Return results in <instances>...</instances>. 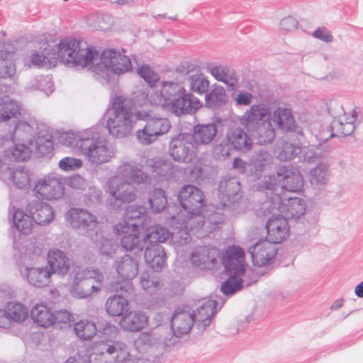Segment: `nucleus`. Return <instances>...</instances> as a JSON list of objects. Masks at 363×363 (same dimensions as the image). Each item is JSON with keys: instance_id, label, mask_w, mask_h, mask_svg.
Instances as JSON below:
<instances>
[{"instance_id": "56", "label": "nucleus", "mask_w": 363, "mask_h": 363, "mask_svg": "<svg viewBox=\"0 0 363 363\" xmlns=\"http://www.w3.org/2000/svg\"><path fill=\"white\" fill-rule=\"evenodd\" d=\"M145 213V209L143 207H134L130 206L128 208L127 211L125 213V218L127 219H134L140 218V215Z\"/></svg>"}, {"instance_id": "20", "label": "nucleus", "mask_w": 363, "mask_h": 363, "mask_svg": "<svg viewBox=\"0 0 363 363\" xmlns=\"http://www.w3.org/2000/svg\"><path fill=\"white\" fill-rule=\"evenodd\" d=\"M194 321L191 313L184 310L178 311L172 318V328L176 335L186 334L191 330Z\"/></svg>"}, {"instance_id": "50", "label": "nucleus", "mask_w": 363, "mask_h": 363, "mask_svg": "<svg viewBox=\"0 0 363 363\" xmlns=\"http://www.w3.org/2000/svg\"><path fill=\"white\" fill-rule=\"evenodd\" d=\"M246 115L247 121L262 120L269 115V110L259 106H252Z\"/></svg>"}, {"instance_id": "30", "label": "nucleus", "mask_w": 363, "mask_h": 363, "mask_svg": "<svg viewBox=\"0 0 363 363\" xmlns=\"http://www.w3.org/2000/svg\"><path fill=\"white\" fill-rule=\"evenodd\" d=\"M228 144L239 150H250L252 147V141L240 128L230 130L227 135Z\"/></svg>"}, {"instance_id": "8", "label": "nucleus", "mask_w": 363, "mask_h": 363, "mask_svg": "<svg viewBox=\"0 0 363 363\" xmlns=\"http://www.w3.org/2000/svg\"><path fill=\"white\" fill-rule=\"evenodd\" d=\"M101 63L108 71L116 74L125 73L132 67L129 57L114 49H107L103 52Z\"/></svg>"}, {"instance_id": "44", "label": "nucleus", "mask_w": 363, "mask_h": 363, "mask_svg": "<svg viewBox=\"0 0 363 363\" xmlns=\"http://www.w3.org/2000/svg\"><path fill=\"white\" fill-rule=\"evenodd\" d=\"M210 72L218 81L223 82L228 86H234L235 79L230 76L229 70L227 67L216 66L211 68Z\"/></svg>"}, {"instance_id": "45", "label": "nucleus", "mask_w": 363, "mask_h": 363, "mask_svg": "<svg viewBox=\"0 0 363 363\" xmlns=\"http://www.w3.org/2000/svg\"><path fill=\"white\" fill-rule=\"evenodd\" d=\"M11 180L16 187L26 189L30 186V177L28 171L16 169L12 173Z\"/></svg>"}, {"instance_id": "63", "label": "nucleus", "mask_w": 363, "mask_h": 363, "mask_svg": "<svg viewBox=\"0 0 363 363\" xmlns=\"http://www.w3.org/2000/svg\"><path fill=\"white\" fill-rule=\"evenodd\" d=\"M233 167L235 168L243 169L245 167V162L239 158H235L233 162Z\"/></svg>"}, {"instance_id": "15", "label": "nucleus", "mask_w": 363, "mask_h": 363, "mask_svg": "<svg viewBox=\"0 0 363 363\" xmlns=\"http://www.w3.org/2000/svg\"><path fill=\"white\" fill-rule=\"evenodd\" d=\"M103 352L111 357V363H125L133 360L132 355L125 343L107 340L101 342Z\"/></svg>"}, {"instance_id": "31", "label": "nucleus", "mask_w": 363, "mask_h": 363, "mask_svg": "<svg viewBox=\"0 0 363 363\" xmlns=\"http://www.w3.org/2000/svg\"><path fill=\"white\" fill-rule=\"evenodd\" d=\"M170 153L173 159L178 162H189L195 157V152L185 147L183 141L179 138L172 141Z\"/></svg>"}, {"instance_id": "58", "label": "nucleus", "mask_w": 363, "mask_h": 363, "mask_svg": "<svg viewBox=\"0 0 363 363\" xmlns=\"http://www.w3.org/2000/svg\"><path fill=\"white\" fill-rule=\"evenodd\" d=\"M131 230V225H129L126 221L120 223L115 225L113 230L116 235H121L123 233H128Z\"/></svg>"}, {"instance_id": "23", "label": "nucleus", "mask_w": 363, "mask_h": 363, "mask_svg": "<svg viewBox=\"0 0 363 363\" xmlns=\"http://www.w3.org/2000/svg\"><path fill=\"white\" fill-rule=\"evenodd\" d=\"M4 316L9 321V328L12 322L20 323L25 321L28 316L27 308L21 303L9 302L4 310Z\"/></svg>"}, {"instance_id": "55", "label": "nucleus", "mask_w": 363, "mask_h": 363, "mask_svg": "<svg viewBox=\"0 0 363 363\" xmlns=\"http://www.w3.org/2000/svg\"><path fill=\"white\" fill-rule=\"evenodd\" d=\"M64 363H91V361L86 354L76 353L67 358Z\"/></svg>"}, {"instance_id": "54", "label": "nucleus", "mask_w": 363, "mask_h": 363, "mask_svg": "<svg viewBox=\"0 0 363 363\" xmlns=\"http://www.w3.org/2000/svg\"><path fill=\"white\" fill-rule=\"evenodd\" d=\"M313 35L326 43L331 42L333 39L331 33L325 28H318L313 32Z\"/></svg>"}, {"instance_id": "12", "label": "nucleus", "mask_w": 363, "mask_h": 363, "mask_svg": "<svg viewBox=\"0 0 363 363\" xmlns=\"http://www.w3.org/2000/svg\"><path fill=\"white\" fill-rule=\"evenodd\" d=\"M142 169L138 167H132L130 169H125V175L128 179L136 184H140L144 182L147 179V174L143 172L147 170L152 172H156L158 174H162L169 165L162 160H158L154 162H147V164L141 165Z\"/></svg>"}, {"instance_id": "7", "label": "nucleus", "mask_w": 363, "mask_h": 363, "mask_svg": "<svg viewBox=\"0 0 363 363\" xmlns=\"http://www.w3.org/2000/svg\"><path fill=\"white\" fill-rule=\"evenodd\" d=\"M92 140L86 138L79 140L77 146L81 150L90 161L96 164H101L108 162L113 157L112 149L101 142L91 145Z\"/></svg>"}, {"instance_id": "16", "label": "nucleus", "mask_w": 363, "mask_h": 363, "mask_svg": "<svg viewBox=\"0 0 363 363\" xmlns=\"http://www.w3.org/2000/svg\"><path fill=\"white\" fill-rule=\"evenodd\" d=\"M148 323V317L144 312L133 311L121 318L119 321V325L124 330L138 332L146 328Z\"/></svg>"}, {"instance_id": "57", "label": "nucleus", "mask_w": 363, "mask_h": 363, "mask_svg": "<svg viewBox=\"0 0 363 363\" xmlns=\"http://www.w3.org/2000/svg\"><path fill=\"white\" fill-rule=\"evenodd\" d=\"M208 97L215 100L216 101H223L225 98V92L222 87H215L212 91L208 95Z\"/></svg>"}, {"instance_id": "41", "label": "nucleus", "mask_w": 363, "mask_h": 363, "mask_svg": "<svg viewBox=\"0 0 363 363\" xmlns=\"http://www.w3.org/2000/svg\"><path fill=\"white\" fill-rule=\"evenodd\" d=\"M215 308V301L211 300L206 301L198 309L197 313L193 315L194 320H197L204 325H208L214 315Z\"/></svg>"}, {"instance_id": "38", "label": "nucleus", "mask_w": 363, "mask_h": 363, "mask_svg": "<svg viewBox=\"0 0 363 363\" xmlns=\"http://www.w3.org/2000/svg\"><path fill=\"white\" fill-rule=\"evenodd\" d=\"M148 203L155 213L162 211L167 203L165 192L160 189H155L148 194Z\"/></svg>"}, {"instance_id": "21", "label": "nucleus", "mask_w": 363, "mask_h": 363, "mask_svg": "<svg viewBox=\"0 0 363 363\" xmlns=\"http://www.w3.org/2000/svg\"><path fill=\"white\" fill-rule=\"evenodd\" d=\"M21 106L16 101L8 96L0 97V123L21 116Z\"/></svg>"}, {"instance_id": "47", "label": "nucleus", "mask_w": 363, "mask_h": 363, "mask_svg": "<svg viewBox=\"0 0 363 363\" xmlns=\"http://www.w3.org/2000/svg\"><path fill=\"white\" fill-rule=\"evenodd\" d=\"M30 150L28 147L24 145H18L11 149L9 157L14 160L24 161L30 157Z\"/></svg>"}, {"instance_id": "32", "label": "nucleus", "mask_w": 363, "mask_h": 363, "mask_svg": "<svg viewBox=\"0 0 363 363\" xmlns=\"http://www.w3.org/2000/svg\"><path fill=\"white\" fill-rule=\"evenodd\" d=\"M74 334L82 340H89L97 333L96 324L89 320L83 319L77 321L73 327Z\"/></svg>"}, {"instance_id": "24", "label": "nucleus", "mask_w": 363, "mask_h": 363, "mask_svg": "<svg viewBox=\"0 0 363 363\" xmlns=\"http://www.w3.org/2000/svg\"><path fill=\"white\" fill-rule=\"evenodd\" d=\"M33 321L40 327L48 328L53 324V312L45 304L34 306L30 312Z\"/></svg>"}, {"instance_id": "2", "label": "nucleus", "mask_w": 363, "mask_h": 363, "mask_svg": "<svg viewBox=\"0 0 363 363\" xmlns=\"http://www.w3.org/2000/svg\"><path fill=\"white\" fill-rule=\"evenodd\" d=\"M151 101L177 116L194 113L202 106L197 98L174 82L163 83L160 95L152 96Z\"/></svg>"}, {"instance_id": "26", "label": "nucleus", "mask_w": 363, "mask_h": 363, "mask_svg": "<svg viewBox=\"0 0 363 363\" xmlns=\"http://www.w3.org/2000/svg\"><path fill=\"white\" fill-rule=\"evenodd\" d=\"M3 48L4 45H0V77L10 78L14 76L16 72V57L13 53Z\"/></svg>"}, {"instance_id": "40", "label": "nucleus", "mask_w": 363, "mask_h": 363, "mask_svg": "<svg viewBox=\"0 0 363 363\" xmlns=\"http://www.w3.org/2000/svg\"><path fill=\"white\" fill-rule=\"evenodd\" d=\"M39 49L43 50V54L40 55L38 53H34L31 56V62L33 65L35 66H45L49 65L50 67H55L56 65L55 62H52L51 60L48 57V52L49 50H52V49L50 48V45L47 40H41L39 43Z\"/></svg>"}, {"instance_id": "37", "label": "nucleus", "mask_w": 363, "mask_h": 363, "mask_svg": "<svg viewBox=\"0 0 363 363\" xmlns=\"http://www.w3.org/2000/svg\"><path fill=\"white\" fill-rule=\"evenodd\" d=\"M273 120L281 129L292 130L295 128V121L289 109L276 110L274 112Z\"/></svg>"}, {"instance_id": "62", "label": "nucleus", "mask_w": 363, "mask_h": 363, "mask_svg": "<svg viewBox=\"0 0 363 363\" xmlns=\"http://www.w3.org/2000/svg\"><path fill=\"white\" fill-rule=\"evenodd\" d=\"M355 294L360 298H363V281L355 287Z\"/></svg>"}, {"instance_id": "60", "label": "nucleus", "mask_w": 363, "mask_h": 363, "mask_svg": "<svg viewBox=\"0 0 363 363\" xmlns=\"http://www.w3.org/2000/svg\"><path fill=\"white\" fill-rule=\"evenodd\" d=\"M275 137L274 130L273 128H269L267 131L266 138H264L263 135H260L259 143L262 144H265L267 143H270Z\"/></svg>"}, {"instance_id": "6", "label": "nucleus", "mask_w": 363, "mask_h": 363, "mask_svg": "<svg viewBox=\"0 0 363 363\" xmlns=\"http://www.w3.org/2000/svg\"><path fill=\"white\" fill-rule=\"evenodd\" d=\"M149 114L144 121L146 124L143 129L136 133L138 140L143 145H149L154 142L157 137L169 132L171 124L168 119L164 118H147Z\"/></svg>"}, {"instance_id": "11", "label": "nucleus", "mask_w": 363, "mask_h": 363, "mask_svg": "<svg viewBox=\"0 0 363 363\" xmlns=\"http://www.w3.org/2000/svg\"><path fill=\"white\" fill-rule=\"evenodd\" d=\"M222 263L226 271L236 275L242 274L245 267L244 250L235 245L229 247L223 255Z\"/></svg>"}, {"instance_id": "29", "label": "nucleus", "mask_w": 363, "mask_h": 363, "mask_svg": "<svg viewBox=\"0 0 363 363\" xmlns=\"http://www.w3.org/2000/svg\"><path fill=\"white\" fill-rule=\"evenodd\" d=\"M279 211L287 218H298L303 215L306 206L303 200L297 198H289L279 206Z\"/></svg>"}, {"instance_id": "51", "label": "nucleus", "mask_w": 363, "mask_h": 363, "mask_svg": "<svg viewBox=\"0 0 363 363\" xmlns=\"http://www.w3.org/2000/svg\"><path fill=\"white\" fill-rule=\"evenodd\" d=\"M82 165V162L73 157H65L59 162V167L65 171H72L79 169Z\"/></svg>"}, {"instance_id": "33", "label": "nucleus", "mask_w": 363, "mask_h": 363, "mask_svg": "<svg viewBox=\"0 0 363 363\" xmlns=\"http://www.w3.org/2000/svg\"><path fill=\"white\" fill-rule=\"evenodd\" d=\"M217 128L215 124L197 125L194 130V139L196 143L208 144L216 137Z\"/></svg>"}, {"instance_id": "46", "label": "nucleus", "mask_w": 363, "mask_h": 363, "mask_svg": "<svg viewBox=\"0 0 363 363\" xmlns=\"http://www.w3.org/2000/svg\"><path fill=\"white\" fill-rule=\"evenodd\" d=\"M169 238V232L167 229L159 225L152 226L150 232L147 235L145 240H150L151 242H163Z\"/></svg>"}, {"instance_id": "34", "label": "nucleus", "mask_w": 363, "mask_h": 363, "mask_svg": "<svg viewBox=\"0 0 363 363\" xmlns=\"http://www.w3.org/2000/svg\"><path fill=\"white\" fill-rule=\"evenodd\" d=\"M143 230V226L133 223L131 224L130 231L123 237L121 244L126 250H133L134 249L143 250L140 233Z\"/></svg>"}, {"instance_id": "48", "label": "nucleus", "mask_w": 363, "mask_h": 363, "mask_svg": "<svg viewBox=\"0 0 363 363\" xmlns=\"http://www.w3.org/2000/svg\"><path fill=\"white\" fill-rule=\"evenodd\" d=\"M242 288V280L235 276H231L221 286V291L225 294H232Z\"/></svg>"}, {"instance_id": "13", "label": "nucleus", "mask_w": 363, "mask_h": 363, "mask_svg": "<svg viewBox=\"0 0 363 363\" xmlns=\"http://www.w3.org/2000/svg\"><path fill=\"white\" fill-rule=\"evenodd\" d=\"M250 252L254 264L262 267L273 260L277 254V248L273 243L263 240L250 247Z\"/></svg>"}, {"instance_id": "35", "label": "nucleus", "mask_w": 363, "mask_h": 363, "mask_svg": "<svg viewBox=\"0 0 363 363\" xmlns=\"http://www.w3.org/2000/svg\"><path fill=\"white\" fill-rule=\"evenodd\" d=\"M51 272L48 268H31L28 270L27 278L35 286L43 287L50 281Z\"/></svg>"}, {"instance_id": "53", "label": "nucleus", "mask_w": 363, "mask_h": 363, "mask_svg": "<svg viewBox=\"0 0 363 363\" xmlns=\"http://www.w3.org/2000/svg\"><path fill=\"white\" fill-rule=\"evenodd\" d=\"M114 21L112 17L108 16H103L98 18L97 25L99 29L107 30L112 28Z\"/></svg>"}, {"instance_id": "49", "label": "nucleus", "mask_w": 363, "mask_h": 363, "mask_svg": "<svg viewBox=\"0 0 363 363\" xmlns=\"http://www.w3.org/2000/svg\"><path fill=\"white\" fill-rule=\"evenodd\" d=\"M141 284L144 290L150 294L157 291L160 288L158 279L148 274L143 275Z\"/></svg>"}, {"instance_id": "28", "label": "nucleus", "mask_w": 363, "mask_h": 363, "mask_svg": "<svg viewBox=\"0 0 363 363\" xmlns=\"http://www.w3.org/2000/svg\"><path fill=\"white\" fill-rule=\"evenodd\" d=\"M116 269L118 275L124 279L134 278L138 272V262L129 255L123 256L116 262Z\"/></svg>"}, {"instance_id": "19", "label": "nucleus", "mask_w": 363, "mask_h": 363, "mask_svg": "<svg viewBox=\"0 0 363 363\" xmlns=\"http://www.w3.org/2000/svg\"><path fill=\"white\" fill-rule=\"evenodd\" d=\"M48 262L51 275L55 273L66 274L70 266V261L60 250H52L48 254Z\"/></svg>"}, {"instance_id": "39", "label": "nucleus", "mask_w": 363, "mask_h": 363, "mask_svg": "<svg viewBox=\"0 0 363 363\" xmlns=\"http://www.w3.org/2000/svg\"><path fill=\"white\" fill-rule=\"evenodd\" d=\"M32 219L22 210H16L13 214V223L16 228L23 234L32 232L33 224Z\"/></svg>"}, {"instance_id": "36", "label": "nucleus", "mask_w": 363, "mask_h": 363, "mask_svg": "<svg viewBox=\"0 0 363 363\" xmlns=\"http://www.w3.org/2000/svg\"><path fill=\"white\" fill-rule=\"evenodd\" d=\"M128 301L121 296L115 295L110 297L106 303L107 313L113 316H119L128 310Z\"/></svg>"}, {"instance_id": "59", "label": "nucleus", "mask_w": 363, "mask_h": 363, "mask_svg": "<svg viewBox=\"0 0 363 363\" xmlns=\"http://www.w3.org/2000/svg\"><path fill=\"white\" fill-rule=\"evenodd\" d=\"M252 95L250 94H240L236 98L238 104L248 105L251 103Z\"/></svg>"}, {"instance_id": "25", "label": "nucleus", "mask_w": 363, "mask_h": 363, "mask_svg": "<svg viewBox=\"0 0 363 363\" xmlns=\"http://www.w3.org/2000/svg\"><path fill=\"white\" fill-rule=\"evenodd\" d=\"M108 185L111 194L117 200L126 202L133 199V188L129 184L121 182L117 178H113L109 181Z\"/></svg>"}, {"instance_id": "61", "label": "nucleus", "mask_w": 363, "mask_h": 363, "mask_svg": "<svg viewBox=\"0 0 363 363\" xmlns=\"http://www.w3.org/2000/svg\"><path fill=\"white\" fill-rule=\"evenodd\" d=\"M0 328H9V321L4 316V313L0 311Z\"/></svg>"}, {"instance_id": "14", "label": "nucleus", "mask_w": 363, "mask_h": 363, "mask_svg": "<svg viewBox=\"0 0 363 363\" xmlns=\"http://www.w3.org/2000/svg\"><path fill=\"white\" fill-rule=\"evenodd\" d=\"M220 253L217 248L203 246L191 255L192 263L201 269H211L218 263Z\"/></svg>"}, {"instance_id": "10", "label": "nucleus", "mask_w": 363, "mask_h": 363, "mask_svg": "<svg viewBox=\"0 0 363 363\" xmlns=\"http://www.w3.org/2000/svg\"><path fill=\"white\" fill-rule=\"evenodd\" d=\"M289 224L283 216H272L266 223L267 240L273 243H280L289 235Z\"/></svg>"}, {"instance_id": "9", "label": "nucleus", "mask_w": 363, "mask_h": 363, "mask_svg": "<svg viewBox=\"0 0 363 363\" xmlns=\"http://www.w3.org/2000/svg\"><path fill=\"white\" fill-rule=\"evenodd\" d=\"M33 193L38 199H58L64 195V186L58 179L54 177L43 178L36 182Z\"/></svg>"}, {"instance_id": "4", "label": "nucleus", "mask_w": 363, "mask_h": 363, "mask_svg": "<svg viewBox=\"0 0 363 363\" xmlns=\"http://www.w3.org/2000/svg\"><path fill=\"white\" fill-rule=\"evenodd\" d=\"M103 279V274L98 270L85 269L78 272L70 286V292L77 298H86L99 291Z\"/></svg>"}, {"instance_id": "18", "label": "nucleus", "mask_w": 363, "mask_h": 363, "mask_svg": "<svg viewBox=\"0 0 363 363\" xmlns=\"http://www.w3.org/2000/svg\"><path fill=\"white\" fill-rule=\"evenodd\" d=\"M27 210L32 215L33 220L39 225L48 224L54 216L52 207L45 203H30Z\"/></svg>"}, {"instance_id": "64", "label": "nucleus", "mask_w": 363, "mask_h": 363, "mask_svg": "<svg viewBox=\"0 0 363 363\" xmlns=\"http://www.w3.org/2000/svg\"><path fill=\"white\" fill-rule=\"evenodd\" d=\"M280 157H281V159H285V160H286V159H290V158H291V157H282V155H280Z\"/></svg>"}, {"instance_id": "27", "label": "nucleus", "mask_w": 363, "mask_h": 363, "mask_svg": "<svg viewBox=\"0 0 363 363\" xmlns=\"http://www.w3.org/2000/svg\"><path fill=\"white\" fill-rule=\"evenodd\" d=\"M145 260L154 270L162 269L165 264V253L163 248L158 245H152L145 250Z\"/></svg>"}, {"instance_id": "17", "label": "nucleus", "mask_w": 363, "mask_h": 363, "mask_svg": "<svg viewBox=\"0 0 363 363\" xmlns=\"http://www.w3.org/2000/svg\"><path fill=\"white\" fill-rule=\"evenodd\" d=\"M277 178L280 182H282L283 187L289 191H298L303 186V179L301 174L286 167H282L278 170Z\"/></svg>"}, {"instance_id": "5", "label": "nucleus", "mask_w": 363, "mask_h": 363, "mask_svg": "<svg viewBox=\"0 0 363 363\" xmlns=\"http://www.w3.org/2000/svg\"><path fill=\"white\" fill-rule=\"evenodd\" d=\"M178 201L182 207L190 215H199L205 205L203 193L193 185L184 186L178 193Z\"/></svg>"}, {"instance_id": "3", "label": "nucleus", "mask_w": 363, "mask_h": 363, "mask_svg": "<svg viewBox=\"0 0 363 363\" xmlns=\"http://www.w3.org/2000/svg\"><path fill=\"white\" fill-rule=\"evenodd\" d=\"M105 116L109 133L116 138H123L130 134L137 121L145 120L147 113L133 112L127 106L126 99L116 96L112 106L106 111Z\"/></svg>"}, {"instance_id": "52", "label": "nucleus", "mask_w": 363, "mask_h": 363, "mask_svg": "<svg viewBox=\"0 0 363 363\" xmlns=\"http://www.w3.org/2000/svg\"><path fill=\"white\" fill-rule=\"evenodd\" d=\"M138 74L143 77L150 86L155 85V84L158 81L157 74L154 72L149 67L147 66H141L138 69Z\"/></svg>"}, {"instance_id": "1", "label": "nucleus", "mask_w": 363, "mask_h": 363, "mask_svg": "<svg viewBox=\"0 0 363 363\" xmlns=\"http://www.w3.org/2000/svg\"><path fill=\"white\" fill-rule=\"evenodd\" d=\"M52 49L47 52L52 62L60 60L66 65L79 68L91 65L96 54L94 48L86 42L71 37L60 39Z\"/></svg>"}, {"instance_id": "22", "label": "nucleus", "mask_w": 363, "mask_h": 363, "mask_svg": "<svg viewBox=\"0 0 363 363\" xmlns=\"http://www.w3.org/2000/svg\"><path fill=\"white\" fill-rule=\"evenodd\" d=\"M67 220L74 228L95 227L96 218L82 209L72 208L67 213Z\"/></svg>"}, {"instance_id": "42", "label": "nucleus", "mask_w": 363, "mask_h": 363, "mask_svg": "<svg viewBox=\"0 0 363 363\" xmlns=\"http://www.w3.org/2000/svg\"><path fill=\"white\" fill-rule=\"evenodd\" d=\"M190 88L191 91L202 94L206 93L209 88V81L203 74H193L189 78Z\"/></svg>"}, {"instance_id": "43", "label": "nucleus", "mask_w": 363, "mask_h": 363, "mask_svg": "<svg viewBox=\"0 0 363 363\" xmlns=\"http://www.w3.org/2000/svg\"><path fill=\"white\" fill-rule=\"evenodd\" d=\"M52 320V325L59 328H64L69 327L74 318L69 311L66 309H62L53 312Z\"/></svg>"}]
</instances>
